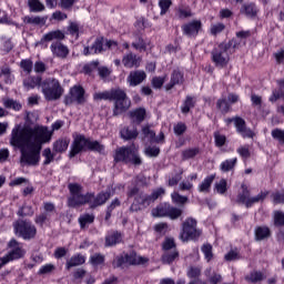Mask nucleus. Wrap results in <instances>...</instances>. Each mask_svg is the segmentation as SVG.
<instances>
[{"mask_svg":"<svg viewBox=\"0 0 284 284\" xmlns=\"http://www.w3.org/2000/svg\"><path fill=\"white\" fill-rule=\"evenodd\" d=\"M63 121H55L52 130L43 125L17 124L10 135L9 143L12 148H19L22 165H39L41 161V148L52 141L54 130H61Z\"/></svg>","mask_w":284,"mask_h":284,"instance_id":"obj_1","label":"nucleus"},{"mask_svg":"<svg viewBox=\"0 0 284 284\" xmlns=\"http://www.w3.org/2000/svg\"><path fill=\"white\" fill-rule=\"evenodd\" d=\"M69 207H79V205H85V203H89L90 207H99V205H103L112 196L110 190L99 193L95 197L90 193L83 194V187L77 183L69 184Z\"/></svg>","mask_w":284,"mask_h":284,"instance_id":"obj_2","label":"nucleus"},{"mask_svg":"<svg viewBox=\"0 0 284 284\" xmlns=\"http://www.w3.org/2000/svg\"><path fill=\"white\" fill-rule=\"evenodd\" d=\"M83 150H93L94 152H103L105 150V146L103 144H100L99 141H92L90 139H85L83 135H77L74 138L70 156H77L79 152H83Z\"/></svg>","mask_w":284,"mask_h":284,"instance_id":"obj_3","label":"nucleus"},{"mask_svg":"<svg viewBox=\"0 0 284 284\" xmlns=\"http://www.w3.org/2000/svg\"><path fill=\"white\" fill-rule=\"evenodd\" d=\"M115 163H132L133 165H141V158L139 156V149L136 146H122L115 151Z\"/></svg>","mask_w":284,"mask_h":284,"instance_id":"obj_4","label":"nucleus"},{"mask_svg":"<svg viewBox=\"0 0 284 284\" xmlns=\"http://www.w3.org/2000/svg\"><path fill=\"white\" fill-rule=\"evenodd\" d=\"M42 94L47 101H57L63 95V88L57 79H47L41 84Z\"/></svg>","mask_w":284,"mask_h":284,"instance_id":"obj_5","label":"nucleus"},{"mask_svg":"<svg viewBox=\"0 0 284 284\" xmlns=\"http://www.w3.org/2000/svg\"><path fill=\"white\" fill-rule=\"evenodd\" d=\"M116 42L112 40H106L103 38H97L91 47H84L83 54L88 57L89 54H101L105 50H112L116 48Z\"/></svg>","mask_w":284,"mask_h":284,"instance_id":"obj_6","label":"nucleus"},{"mask_svg":"<svg viewBox=\"0 0 284 284\" xmlns=\"http://www.w3.org/2000/svg\"><path fill=\"white\" fill-rule=\"evenodd\" d=\"M114 109L113 114L116 116L119 114H123L126 110H130V105H132V101L125 94V91L121 89H115V95L113 97Z\"/></svg>","mask_w":284,"mask_h":284,"instance_id":"obj_7","label":"nucleus"},{"mask_svg":"<svg viewBox=\"0 0 284 284\" xmlns=\"http://www.w3.org/2000/svg\"><path fill=\"white\" fill-rule=\"evenodd\" d=\"M201 236V230L196 229V221L192 217H187L182 224V241H195Z\"/></svg>","mask_w":284,"mask_h":284,"instance_id":"obj_8","label":"nucleus"},{"mask_svg":"<svg viewBox=\"0 0 284 284\" xmlns=\"http://www.w3.org/2000/svg\"><path fill=\"white\" fill-rule=\"evenodd\" d=\"M13 230L16 235L24 239V241L34 239V236H37V227H34V225L28 221L16 222L13 224Z\"/></svg>","mask_w":284,"mask_h":284,"instance_id":"obj_9","label":"nucleus"},{"mask_svg":"<svg viewBox=\"0 0 284 284\" xmlns=\"http://www.w3.org/2000/svg\"><path fill=\"white\" fill-rule=\"evenodd\" d=\"M9 252L4 255L7 261L9 263H12V261H19L20 258H23L27 254L26 247L23 246V243L17 242V240H11L7 245Z\"/></svg>","mask_w":284,"mask_h":284,"instance_id":"obj_10","label":"nucleus"},{"mask_svg":"<svg viewBox=\"0 0 284 284\" xmlns=\"http://www.w3.org/2000/svg\"><path fill=\"white\" fill-rule=\"evenodd\" d=\"M230 45L227 43H221L217 48L212 51V59L215 65L219 68H225L230 62Z\"/></svg>","mask_w":284,"mask_h":284,"instance_id":"obj_11","label":"nucleus"},{"mask_svg":"<svg viewBox=\"0 0 284 284\" xmlns=\"http://www.w3.org/2000/svg\"><path fill=\"white\" fill-rule=\"evenodd\" d=\"M265 193H260L256 196L250 197V190H247V185L242 184V192L237 196L239 203H243L246 207H252L254 203H258V201H263L265 199Z\"/></svg>","mask_w":284,"mask_h":284,"instance_id":"obj_12","label":"nucleus"},{"mask_svg":"<svg viewBox=\"0 0 284 284\" xmlns=\"http://www.w3.org/2000/svg\"><path fill=\"white\" fill-rule=\"evenodd\" d=\"M63 39H65V34L60 31V30H55V31H50L48 33H45L40 41H38L36 43V45H42L44 48H48V43H50V41H63Z\"/></svg>","mask_w":284,"mask_h":284,"instance_id":"obj_13","label":"nucleus"},{"mask_svg":"<svg viewBox=\"0 0 284 284\" xmlns=\"http://www.w3.org/2000/svg\"><path fill=\"white\" fill-rule=\"evenodd\" d=\"M202 28L203 23L201 20H192L191 22L182 26V32L183 34H186V37H196L199 32H201Z\"/></svg>","mask_w":284,"mask_h":284,"instance_id":"obj_14","label":"nucleus"},{"mask_svg":"<svg viewBox=\"0 0 284 284\" xmlns=\"http://www.w3.org/2000/svg\"><path fill=\"white\" fill-rule=\"evenodd\" d=\"M50 50L53 57H57L58 59H65L68 54H70V49H68V45L63 44L61 41L52 42Z\"/></svg>","mask_w":284,"mask_h":284,"instance_id":"obj_15","label":"nucleus"},{"mask_svg":"<svg viewBox=\"0 0 284 284\" xmlns=\"http://www.w3.org/2000/svg\"><path fill=\"white\" fill-rule=\"evenodd\" d=\"M146 78L148 75L145 74V71L138 70L130 72L129 77L126 78V81L129 85H131V88H136V85H141V83H143V81H145Z\"/></svg>","mask_w":284,"mask_h":284,"instance_id":"obj_16","label":"nucleus"},{"mask_svg":"<svg viewBox=\"0 0 284 284\" xmlns=\"http://www.w3.org/2000/svg\"><path fill=\"white\" fill-rule=\"evenodd\" d=\"M71 99H67L65 103H72V101H75L77 103H85V90H83L81 87H73L70 90Z\"/></svg>","mask_w":284,"mask_h":284,"instance_id":"obj_17","label":"nucleus"},{"mask_svg":"<svg viewBox=\"0 0 284 284\" xmlns=\"http://www.w3.org/2000/svg\"><path fill=\"white\" fill-rule=\"evenodd\" d=\"M163 194H165V189H156L150 196L141 195L138 199V203H141L142 205H150V203H154V201H156V199H160V196H163Z\"/></svg>","mask_w":284,"mask_h":284,"instance_id":"obj_18","label":"nucleus"},{"mask_svg":"<svg viewBox=\"0 0 284 284\" xmlns=\"http://www.w3.org/2000/svg\"><path fill=\"white\" fill-rule=\"evenodd\" d=\"M146 114L148 112L145 111L144 108L134 109L129 113L132 123H136L138 125L139 123H143V121H145Z\"/></svg>","mask_w":284,"mask_h":284,"instance_id":"obj_19","label":"nucleus"},{"mask_svg":"<svg viewBox=\"0 0 284 284\" xmlns=\"http://www.w3.org/2000/svg\"><path fill=\"white\" fill-rule=\"evenodd\" d=\"M126 265H144L148 263V258L136 255V253H130L124 255Z\"/></svg>","mask_w":284,"mask_h":284,"instance_id":"obj_20","label":"nucleus"},{"mask_svg":"<svg viewBox=\"0 0 284 284\" xmlns=\"http://www.w3.org/2000/svg\"><path fill=\"white\" fill-rule=\"evenodd\" d=\"M122 63L124 68H139L141 58L136 57L135 54L128 53L123 57Z\"/></svg>","mask_w":284,"mask_h":284,"instance_id":"obj_21","label":"nucleus"},{"mask_svg":"<svg viewBox=\"0 0 284 284\" xmlns=\"http://www.w3.org/2000/svg\"><path fill=\"white\" fill-rule=\"evenodd\" d=\"M199 179V174L193 173L186 178V180L182 181L179 185L182 192H190L194 187L193 181Z\"/></svg>","mask_w":284,"mask_h":284,"instance_id":"obj_22","label":"nucleus"},{"mask_svg":"<svg viewBox=\"0 0 284 284\" xmlns=\"http://www.w3.org/2000/svg\"><path fill=\"white\" fill-rule=\"evenodd\" d=\"M41 77H28L23 80V87L26 90H34V88H41Z\"/></svg>","mask_w":284,"mask_h":284,"instance_id":"obj_23","label":"nucleus"},{"mask_svg":"<svg viewBox=\"0 0 284 284\" xmlns=\"http://www.w3.org/2000/svg\"><path fill=\"white\" fill-rule=\"evenodd\" d=\"M116 94V89H111L110 91L97 92L93 94L94 101H113Z\"/></svg>","mask_w":284,"mask_h":284,"instance_id":"obj_24","label":"nucleus"},{"mask_svg":"<svg viewBox=\"0 0 284 284\" xmlns=\"http://www.w3.org/2000/svg\"><path fill=\"white\" fill-rule=\"evenodd\" d=\"M181 83H183V73L173 71L170 82L165 85V90H172L174 85H181Z\"/></svg>","mask_w":284,"mask_h":284,"instance_id":"obj_25","label":"nucleus"},{"mask_svg":"<svg viewBox=\"0 0 284 284\" xmlns=\"http://www.w3.org/2000/svg\"><path fill=\"white\" fill-rule=\"evenodd\" d=\"M278 89L273 90L272 95L270 97L271 103H276L278 99H283L284 97V79L277 81Z\"/></svg>","mask_w":284,"mask_h":284,"instance_id":"obj_26","label":"nucleus"},{"mask_svg":"<svg viewBox=\"0 0 284 284\" xmlns=\"http://www.w3.org/2000/svg\"><path fill=\"white\" fill-rule=\"evenodd\" d=\"M23 23L27 26H45L47 19L43 17H30L26 16L22 18Z\"/></svg>","mask_w":284,"mask_h":284,"instance_id":"obj_27","label":"nucleus"},{"mask_svg":"<svg viewBox=\"0 0 284 284\" xmlns=\"http://www.w3.org/2000/svg\"><path fill=\"white\" fill-rule=\"evenodd\" d=\"M70 145V139H59L53 143V150L58 153H63L68 150V146Z\"/></svg>","mask_w":284,"mask_h":284,"instance_id":"obj_28","label":"nucleus"},{"mask_svg":"<svg viewBox=\"0 0 284 284\" xmlns=\"http://www.w3.org/2000/svg\"><path fill=\"white\" fill-rule=\"evenodd\" d=\"M241 13L253 18L258 13V8H256V4L254 3L243 4L241 8Z\"/></svg>","mask_w":284,"mask_h":284,"instance_id":"obj_29","label":"nucleus"},{"mask_svg":"<svg viewBox=\"0 0 284 284\" xmlns=\"http://www.w3.org/2000/svg\"><path fill=\"white\" fill-rule=\"evenodd\" d=\"M271 234L270 227L267 226H257L255 229L256 241H265V239H270Z\"/></svg>","mask_w":284,"mask_h":284,"instance_id":"obj_30","label":"nucleus"},{"mask_svg":"<svg viewBox=\"0 0 284 284\" xmlns=\"http://www.w3.org/2000/svg\"><path fill=\"white\" fill-rule=\"evenodd\" d=\"M83 263H85V256L81 254L73 255L69 261H67V270L83 265Z\"/></svg>","mask_w":284,"mask_h":284,"instance_id":"obj_31","label":"nucleus"},{"mask_svg":"<svg viewBox=\"0 0 284 284\" xmlns=\"http://www.w3.org/2000/svg\"><path fill=\"white\" fill-rule=\"evenodd\" d=\"M212 183H214V175L206 176L199 185V192L207 194V192H210V187H212Z\"/></svg>","mask_w":284,"mask_h":284,"instance_id":"obj_32","label":"nucleus"},{"mask_svg":"<svg viewBox=\"0 0 284 284\" xmlns=\"http://www.w3.org/2000/svg\"><path fill=\"white\" fill-rule=\"evenodd\" d=\"M121 241H122L121 233L111 232L106 235L105 245L110 247L112 245H116V243H121Z\"/></svg>","mask_w":284,"mask_h":284,"instance_id":"obj_33","label":"nucleus"},{"mask_svg":"<svg viewBox=\"0 0 284 284\" xmlns=\"http://www.w3.org/2000/svg\"><path fill=\"white\" fill-rule=\"evenodd\" d=\"M265 278V274L261 271H253L245 276V281L248 283H261Z\"/></svg>","mask_w":284,"mask_h":284,"instance_id":"obj_34","label":"nucleus"},{"mask_svg":"<svg viewBox=\"0 0 284 284\" xmlns=\"http://www.w3.org/2000/svg\"><path fill=\"white\" fill-rule=\"evenodd\" d=\"M205 276H207L209 283L211 284H219L221 283V281H223V277L221 276V274L212 271V268H207L205 271Z\"/></svg>","mask_w":284,"mask_h":284,"instance_id":"obj_35","label":"nucleus"},{"mask_svg":"<svg viewBox=\"0 0 284 284\" xmlns=\"http://www.w3.org/2000/svg\"><path fill=\"white\" fill-rule=\"evenodd\" d=\"M120 134L122 139H125L126 141H130V139H136V136H139V132L134 128H124L121 130Z\"/></svg>","mask_w":284,"mask_h":284,"instance_id":"obj_36","label":"nucleus"},{"mask_svg":"<svg viewBox=\"0 0 284 284\" xmlns=\"http://www.w3.org/2000/svg\"><path fill=\"white\" fill-rule=\"evenodd\" d=\"M170 204H160L152 210V216H168Z\"/></svg>","mask_w":284,"mask_h":284,"instance_id":"obj_37","label":"nucleus"},{"mask_svg":"<svg viewBox=\"0 0 284 284\" xmlns=\"http://www.w3.org/2000/svg\"><path fill=\"white\" fill-rule=\"evenodd\" d=\"M80 227L83 230L94 223V216L92 214H83L79 217Z\"/></svg>","mask_w":284,"mask_h":284,"instance_id":"obj_38","label":"nucleus"},{"mask_svg":"<svg viewBox=\"0 0 284 284\" xmlns=\"http://www.w3.org/2000/svg\"><path fill=\"white\" fill-rule=\"evenodd\" d=\"M0 79H2L4 83H12V81H14V75H12L10 68H2Z\"/></svg>","mask_w":284,"mask_h":284,"instance_id":"obj_39","label":"nucleus"},{"mask_svg":"<svg viewBox=\"0 0 284 284\" xmlns=\"http://www.w3.org/2000/svg\"><path fill=\"white\" fill-rule=\"evenodd\" d=\"M194 98L186 97L185 101L183 102L181 106L182 114H187L192 108H194Z\"/></svg>","mask_w":284,"mask_h":284,"instance_id":"obj_40","label":"nucleus"},{"mask_svg":"<svg viewBox=\"0 0 284 284\" xmlns=\"http://www.w3.org/2000/svg\"><path fill=\"white\" fill-rule=\"evenodd\" d=\"M28 3L31 12H43L45 10V6L39 0H29Z\"/></svg>","mask_w":284,"mask_h":284,"instance_id":"obj_41","label":"nucleus"},{"mask_svg":"<svg viewBox=\"0 0 284 284\" xmlns=\"http://www.w3.org/2000/svg\"><path fill=\"white\" fill-rule=\"evenodd\" d=\"M171 199L175 205H185L187 203V196L179 194V192H173Z\"/></svg>","mask_w":284,"mask_h":284,"instance_id":"obj_42","label":"nucleus"},{"mask_svg":"<svg viewBox=\"0 0 284 284\" xmlns=\"http://www.w3.org/2000/svg\"><path fill=\"white\" fill-rule=\"evenodd\" d=\"M3 105L9 110H16V112H19V110H21V103L14 101L13 99L3 100Z\"/></svg>","mask_w":284,"mask_h":284,"instance_id":"obj_43","label":"nucleus"},{"mask_svg":"<svg viewBox=\"0 0 284 284\" xmlns=\"http://www.w3.org/2000/svg\"><path fill=\"white\" fill-rule=\"evenodd\" d=\"M181 214H183V210L174 207L169 204V211H168V215H166L169 219L174 221V220L179 219V216H181Z\"/></svg>","mask_w":284,"mask_h":284,"instance_id":"obj_44","label":"nucleus"},{"mask_svg":"<svg viewBox=\"0 0 284 284\" xmlns=\"http://www.w3.org/2000/svg\"><path fill=\"white\" fill-rule=\"evenodd\" d=\"M234 165H236V158L222 162L220 168L222 172H230V170H234Z\"/></svg>","mask_w":284,"mask_h":284,"instance_id":"obj_45","label":"nucleus"},{"mask_svg":"<svg viewBox=\"0 0 284 284\" xmlns=\"http://www.w3.org/2000/svg\"><path fill=\"white\" fill-rule=\"evenodd\" d=\"M215 192L217 194H225L227 192V180L222 179L215 183Z\"/></svg>","mask_w":284,"mask_h":284,"instance_id":"obj_46","label":"nucleus"},{"mask_svg":"<svg viewBox=\"0 0 284 284\" xmlns=\"http://www.w3.org/2000/svg\"><path fill=\"white\" fill-rule=\"evenodd\" d=\"M223 30H225V24L217 22V23H213L211 24L210 28V32L213 37H216V34H221V32H223Z\"/></svg>","mask_w":284,"mask_h":284,"instance_id":"obj_47","label":"nucleus"},{"mask_svg":"<svg viewBox=\"0 0 284 284\" xmlns=\"http://www.w3.org/2000/svg\"><path fill=\"white\" fill-rule=\"evenodd\" d=\"M202 253L204 254L205 261L210 263L212 258H214V254L212 253V245L211 244H204L202 246Z\"/></svg>","mask_w":284,"mask_h":284,"instance_id":"obj_48","label":"nucleus"},{"mask_svg":"<svg viewBox=\"0 0 284 284\" xmlns=\"http://www.w3.org/2000/svg\"><path fill=\"white\" fill-rule=\"evenodd\" d=\"M42 156L44 158V165H50L54 161V153H52L50 148L43 150Z\"/></svg>","mask_w":284,"mask_h":284,"instance_id":"obj_49","label":"nucleus"},{"mask_svg":"<svg viewBox=\"0 0 284 284\" xmlns=\"http://www.w3.org/2000/svg\"><path fill=\"white\" fill-rule=\"evenodd\" d=\"M181 179H183V170H180L178 173H175L169 179L170 187H174V185H179V182L181 181Z\"/></svg>","mask_w":284,"mask_h":284,"instance_id":"obj_50","label":"nucleus"},{"mask_svg":"<svg viewBox=\"0 0 284 284\" xmlns=\"http://www.w3.org/2000/svg\"><path fill=\"white\" fill-rule=\"evenodd\" d=\"M271 136H272L275 141H278V143L284 144V130L274 129V130L271 132Z\"/></svg>","mask_w":284,"mask_h":284,"instance_id":"obj_51","label":"nucleus"},{"mask_svg":"<svg viewBox=\"0 0 284 284\" xmlns=\"http://www.w3.org/2000/svg\"><path fill=\"white\" fill-rule=\"evenodd\" d=\"M178 17L179 19H187L189 17H192V10H190L189 7H179Z\"/></svg>","mask_w":284,"mask_h":284,"instance_id":"obj_52","label":"nucleus"},{"mask_svg":"<svg viewBox=\"0 0 284 284\" xmlns=\"http://www.w3.org/2000/svg\"><path fill=\"white\" fill-rule=\"evenodd\" d=\"M176 258H179V252L173 251L171 254L165 253L162 257L163 263H173Z\"/></svg>","mask_w":284,"mask_h":284,"instance_id":"obj_53","label":"nucleus"},{"mask_svg":"<svg viewBox=\"0 0 284 284\" xmlns=\"http://www.w3.org/2000/svg\"><path fill=\"white\" fill-rule=\"evenodd\" d=\"M216 106L223 114H227V112H230V104L225 99L219 100Z\"/></svg>","mask_w":284,"mask_h":284,"instance_id":"obj_54","label":"nucleus"},{"mask_svg":"<svg viewBox=\"0 0 284 284\" xmlns=\"http://www.w3.org/2000/svg\"><path fill=\"white\" fill-rule=\"evenodd\" d=\"M54 270H57V266H54L53 264H45L40 267L38 274H40V275L52 274V272H54Z\"/></svg>","mask_w":284,"mask_h":284,"instance_id":"obj_55","label":"nucleus"},{"mask_svg":"<svg viewBox=\"0 0 284 284\" xmlns=\"http://www.w3.org/2000/svg\"><path fill=\"white\" fill-rule=\"evenodd\" d=\"M170 6H172V0H160L159 7L161 8L160 14H166L168 10H170Z\"/></svg>","mask_w":284,"mask_h":284,"instance_id":"obj_56","label":"nucleus"},{"mask_svg":"<svg viewBox=\"0 0 284 284\" xmlns=\"http://www.w3.org/2000/svg\"><path fill=\"white\" fill-rule=\"evenodd\" d=\"M189 278H193V281H199V276H201V268L199 267H190L187 271Z\"/></svg>","mask_w":284,"mask_h":284,"instance_id":"obj_57","label":"nucleus"},{"mask_svg":"<svg viewBox=\"0 0 284 284\" xmlns=\"http://www.w3.org/2000/svg\"><path fill=\"white\" fill-rule=\"evenodd\" d=\"M90 261H91L92 265H101L105 261V257H103V255L97 253V254L91 255Z\"/></svg>","mask_w":284,"mask_h":284,"instance_id":"obj_58","label":"nucleus"},{"mask_svg":"<svg viewBox=\"0 0 284 284\" xmlns=\"http://www.w3.org/2000/svg\"><path fill=\"white\" fill-rule=\"evenodd\" d=\"M20 65L22 70L27 72V74H30V72H32V68H33L32 60H22Z\"/></svg>","mask_w":284,"mask_h":284,"instance_id":"obj_59","label":"nucleus"},{"mask_svg":"<svg viewBox=\"0 0 284 284\" xmlns=\"http://www.w3.org/2000/svg\"><path fill=\"white\" fill-rule=\"evenodd\" d=\"M274 223L277 226L284 225V213L281 211H276L274 213Z\"/></svg>","mask_w":284,"mask_h":284,"instance_id":"obj_60","label":"nucleus"},{"mask_svg":"<svg viewBox=\"0 0 284 284\" xmlns=\"http://www.w3.org/2000/svg\"><path fill=\"white\" fill-rule=\"evenodd\" d=\"M163 83H165V77L161 78V77H155L152 79V85L153 88H155L156 90L163 88Z\"/></svg>","mask_w":284,"mask_h":284,"instance_id":"obj_61","label":"nucleus"},{"mask_svg":"<svg viewBox=\"0 0 284 284\" xmlns=\"http://www.w3.org/2000/svg\"><path fill=\"white\" fill-rule=\"evenodd\" d=\"M144 152L146 156H159L161 150L159 146H148Z\"/></svg>","mask_w":284,"mask_h":284,"instance_id":"obj_62","label":"nucleus"},{"mask_svg":"<svg viewBox=\"0 0 284 284\" xmlns=\"http://www.w3.org/2000/svg\"><path fill=\"white\" fill-rule=\"evenodd\" d=\"M234 125L239 133L243 132V130L246 128L245 120H243L242 118H234Z\"/></svg>","mask_w":284,"mask_h":284,"instance_id":"obj_63","label":"nucleus"},{"mask_svg":"<svg viewBox=\"0 0 284 284\" xmlns=\"http://www.w3.org/2000/svg\"><path fill=\"white\" fill-rule=\"evenodd\" d=\"M274 203H284V191L273 193Z\"/></svg>","mask_w":284,"mask_h":284,"instance_id":"obj_64","label":"nucleus"}]
</instances>
